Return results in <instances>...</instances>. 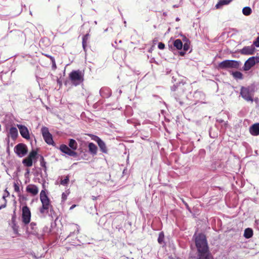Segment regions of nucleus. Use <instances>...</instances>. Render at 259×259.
Instances as JSON below:
<instances>
[{
	"instance_id": "obj_1",
	"label": "nucleus",
	"mask_w": 259,
	"mask_h": 259,
	"mask_svg": "<svg viewBox=\"0 0 259 259\" xmlns=\"http://www.w3.org/2000/svg\"><path fill=\"white\" fill-rule=\"evenodd\" d=\"M196 248L195 259H213L206 235L202 233H195L193 236Z\"/></svg>"
},
{
	"instance_id": "obj_2",
	"label": "nucleus",
	"mask_w": 259,
	"mask_h": 259,
	"mask_svg": "<svg viewBox=\"0 0 259 259\" xmlns=\"http://www.w3.org/2000/svg\"><path fill=\"white\" fill-rule=\"evenodd\" d=\"M184 82L179 81L171 87V95L181 106L184 105V100L186 97L184 94Z\"/></svg>"
},
{
	"instance_id": "obj_3",
	"label": "nucleus",
	"mask_w": 259,
	"mask_h": 259,
	"mask_svg": "<svg viewBox=\"0 0 259 259\" xmlns=\"http://www.w3.org/2000/svg\"><path fill=\"white\" fill-rule=\"evenodd\" d=\"M40 200L42 203V206L39 208L40 213L45 216L46 214H49V210H50V214L53 218L52 212L54 211L53 206L51 204L50 200L49 198L46 190H42L40 193Z\"/></svg>"
},
{
	"instance_id": "obj_4",
	"label": "nucleus",
	"mask_w": 259,
	"mask_h": 259,
	"mask_svg": "<svg viewBox=\"0 0 259 259\" xmlns=\"http://www.w3.org/2000/svg\"><path fill=\"white\" fill-rule=\"evenodd\" d=\"M240 62L236 60H226L220 62L218 68L221 69L229 68L238 69L239 67Z\"/></svg>"
},
{
	"instance_id": "obj_5",
	"label": "nucleus",
	"mask_w": 259,
	"mask_h": 259,
	"mask_svg": "<svg viewBox=\"0 0 259 259\" xmlns=\"http://www.w3.org/2000/svg\"><path fill=\"white\" fill-rule=\"evenodd\" d=\"M69 79L72 85H79L81 83V73L79 70L71 71L69 74Z\"/></svg>"
},
{
	"instance_id": "obj_6",
	"label": "nucleus",
	"mask_w": 259,
	"mask_h": 259,
	"mask_svg": "<svg viewBox=\"0 0 259 259\" xmlns=\"http://www.w3.org/2000/svg\"><path fill=\"white\" fill-rule=\"evenodd\" d=\"M38 157L37 152L32 150L29 154L28 156L23 159L22 163L26 166L31 167L32 165L33 160L36 162L37 158Z\"/></svg>"
},
{
	"instance_id": "obj_7",
	"label": "nucleus",
	"mask_w": 259,
	"mask_h": 259,
	"mask_svg": "<svg viewBox=\"0 0 259 259\" xmlns=\"http://www.w3.org/2000/svg\"><path fill=\"white\" fill-rule=\"evenodd\" d=\"M91 137V139L95 142H96L98 144V145L100 149V151L103 153H108V148L106 146L105 143L99 137L97 136L89 134V135Z\"/></svg>"
},
{
	"instance_id": "obj_8",
	"label": "nucleus",
	"mask_w": 259,
	"mask_h": 259,
	"mask_svg": "<svg viewBox=\"0 0 259 259\" xmlns=\"http://www.w3.org/2000/svg\"><path fill=\"white\" fill-rule=\"evenodd\" d=\"M41 132L45 142L49 145H53L54 142L53 140V137L49 132L48 128L43 126L41 129Z\"/></svg>"
},
{
	"instance_id": "obj_9",
	"label": "nucleus",
	"mask_w": 259,
	"mask_h": 259,
	"mask_svg": "<svg viewBox=\"0 0 259 259\" xmlns=\"http://www.w3.org/2000/svg\"><path fill=\"white\" fill-rule=\"evenodd\" d=\"M14 151L19 157H22L27 154L28 150L26 145L19 143L15 147Z\"/></svg>"
},
{
	"instance_id": "obj_10",
	"label": "nucleus",
	"mask_w": 259,
	"mask_h": 259,
	"mask_svg": "<svg viewBox=\"0 0 259 259\" xmlns=\"http://www.w3.org/2000/svg\"><path fill=\"white\" fill-rule=\"evenodd\" d=\"M22 222L25 225H27L30 223L31 219V212L29 207L25 205L22 207Z\"/></svg>"
},
{
	"instance_id": "obj_11",
	"label": "nucleus",
	"mask_w": 259,
	"mask_h": 259,
	"mask_svg": "<svg viewBox=\"0 0 259 259\" xmlns=\"http://www.w3.org/2000/svg\"><path fill=\"white\" fill-rule=\"evenodd\" d=\"M240 95L242 98L246 101H251L252 102L253 99L251 95V92L249 88L242 87L240 90Z\"/></svg>"
},
{
	"instance_id": "obj_12",
	"label": "nucleus",
	"mask_w": 259,
	"mask_h": 259,
	"mask_svg": "<svg viewBox=\"0 0 259 259\" xmlns=\"http://www.w3.org/2000/svg\"><path fill=\"white\" fill-rule=\"evenodd\" d=\"M60 150H61V152L67 154L69 156H72L73 157H77L76 152H74L73 150L69 148L66 145L62 144L60 145Z\"/></svg>"
},
{
	"instance_id": "obj_13",
	"label": "nucleus",
	"mask_w": 259,
	"mask_h": 259,
	"mask_svg": "<svg viewBox=\"0 0 259 259\" xmlns=\"http://www.w3.org/2000/svg\"><path fill=\"white\" fill-rule=\"evenodd\" d=\"M17 127L19 128L20 133L23 138L27 140L30 139L29 131L26 126L21 124H17Z\"/></svg>"
},
{
	"instance_id": "obj_14",
	"label": "nucleus",
	"mask_w": 259,
	"mask_h": 259,
	"mask_svg": "<svg viewBox=\"0 0 259 259\" xmlns=\"http://www.w3.org/2000/svg\"><path fill=\"white\" fill-rule=\"evenodd\" d=\"M255 49L253 45L250 46H246L243 48L240 51L242 55H252L255 52Z\"/></svg>"
},
{
	"instance_id": "obj_15",
	"label": "nucleus",
	"mask_w": 259,
	"mask_h": 259,
	"mask_svg": "<svg viewBox=\"0 0 259 259\" xmlns=\"http://www.w3.org/2000/svg\"><path fill=\"white\" fill-rule=\"evenodd\" d=\"M14 38L18 42H23L26 40L25 34L20 30H17L14 32Z\"/></svg>"
},
{
	"instance_id": "obj_16",
	"label": "nucleus",
	"mask_w": 259,
	"mask_h": 259,
	"mask_svg": "<svg viewBox=\"0 0 259 259\" xmlns=\"http://www.w3.org/2000/svg\"><path fill=\"white\" fill-rule=\"evenodd\" d=\"M111 90L108 87H103L100 90V94L101 97L108 98L111 96Z\"/></svg>"
},
{
	"instance_id": "obj_17",
	"label": "nucleus",
	"mask_w": 259,
	"mask_h": 259,
	"mask_svg": "<svg viewBox=\"0 0 259 259\" xmlns=\"http://www.w3.org/2000/svg\"><path fill=\"white\" fill-rule=\"evenodd\" d=\"M254 59L253 57H250L247 60L244 65L243 69L245 71L249 70L252 67L255 65Z\"/></svg>"
},
{
	"instance_id": "obj_18",
	"label": "nucleus",
	"mask_w": 259,
	"mask_h": 259,
	"mask_svg": "<svg viewBox=\"0 0 259 259\" xmlns=\"http://www.w3.org/2000/svg\"><path fill=\"white\" fill-rule=\"evenodd\" d=\"M26 191L33 195H36L38 192V189L34 185H29L26 187Z\"/></svg>"
},
{
	"instance_id": "obj_19",
	"label": "nucleus",
	"mask_w": 259,
	"mask_h": 259,
	"mask_svg": "<svg viewBox=\"0 0 259 259\" xmlns=\"http://www.w3.org/2000/svg\"><path fill=\"white\" fill-rule=\"evenodd\" d=\"M89 153L94 156L97 155L98 151V148L97 146L93 143H89L88 145Z\"/></svg>"
},
{
	"instance_id": "obj_20",
	"label": "nucleus",
	"mask_w": 259,
	"mask_h": 259,
	"mask_svg": "<svg viewBox=\"0 0 259 259\" xmlns=\"http://www.w3.org/2000/svg\"><path fill=\"white\" fill-rule=\"evenodd\" d=\"M249 132L253 136L259 135V123H255L249 128Z\"/></svg>"
},
{
	"instance_id": "obj_21",
	"label": "nucleus",
	"mask_w": 259,
	"mask_h": 259,
	"mask_svg": "<svg viewBox=\"0 0 259 259\" xmlns=\"http://www.w3.org/2000/svg\"><path fill=\"white\" fill-rule=\"evenodd\" d=\"M186 39H187L185 38ZM190 48V42L188 40H187L184 43L183 46V50L180 51L179 52V55L181 56H184L186 54V52L188 51Z\"/></svg>"
},
{
	"instance_id": "obj_22",
	"label": "nucleus",
	"mask_w": 259,
	"mask_h": 259,
	"mask_svg": "<svg viewBox=\"0 0 259 259\" xmlns=\"http://www.w3.org/2000/svg\"><path fill=\"white\" fill-rule=\"evenodd\" d=\"M90 37L89 33L86 34L82 38V47L85 52H87V47L88 45V39Z\"/></svg>"
},
{
	"instance_id": "obj_23",
	"label": "nucleus",
	"mask_w": 259,
	"mask_h": 259,
	"mask_svg": "<svg viewBox=\"0 0 259 259\" xmlns=\"http://www.w3.org/2000/svg\"><path fill=\"white\" fill-rule=\"evenodd\" d=\"M232 1V0H220L215 7L218 9H221L223 6L229 5Z\"/></svg>"
},
{
	"instance_id": "obj_24",
	"label": "nucleus",
	"mask_w": 259,
	"mask_h": 259,
	"mask_svg": "<svg viewBox=\"0 0 259 259\" xmlns=\"http://www.w3.org/2000/svg\"><path fill=\"white\" fill-rule=\"evenodd\" d=\"M9 135L12 139L15 140L18 137V130L15 127H12L9 131Z\"/></svg>"
},
{
	"instance_id": "obj_25",
	"label": "nucleus",
	"mask_w": 259,
	"mask_h": 259,
	"mask_svg": "<svg viewBox=\"0 0 259 259\" xmlns=\"http://www.w3.org/2000/svg\"><path fill=\"white\" fill-rule=\"evenodd\" d=\"M173 45L177 50H181L183 48V44L182 40L180 39H177L174 41Z\"/></svg>"
},
{
	"instance_id": "obj_26",
	"label": "nucleus",
	"mask_w": 259,
	"mask_h": 259,
	"mask_svg": "<svg viewBox=\"0 0 259 259\" xmlns=\"http://www.w3.org/2000/svg\"><path fill=\"white\" fill-rule=\"evenodd\" d=\"M253 235V230L251 228H247L244 232V237L246 239L250 238Z\"/></svg>"
},
{
	"instance_id": "obj_27",
	"label": "nucleus",
	"mask_w": 259,
	"mask_h": 259,
	"mask_svg": "<svg viewBox=\"0 0 259 259\" xmlns=\"http://www.w3.org/2000/svg\"><path fill=\"white\" fill-rule=\"evenodd\" d=\"M38 156L40 157V164L44 168V171L46 172L47 171L46 162L42 155H38Z\"/></svg>"
},
{
	"instance_id": "obj_28",
	"label": "nucleus",
	"mask_w": 259,
	"mask_h": 259,
	"mask_svg": "<svg viewBox=\"0 0 259 259\" xmlns=\"http://www.w3.org/2000/svg\"><path fill=\"white\" fill-rule=\"evenodd\" d=\"M69 147L73 151L77 148V143L75 140L70 139L69 143Z\"/></svg>"
},
{
	"instance_id": "obj_29",
	"label": "nucleus",
	"mask_w": 259,
	"mask_h": 259,
	"mask_svg": "<svg viewBox=\"0 0 259 259\" xmlns=\"http://www.w3.org/2000/svg\"><path fill=\"white\" fill-rule=\"evenodd\" d=\"M252 10L249 7H245L242 9V13L245 16H249L251 14Z\"/></svg>"
},
{
	"instance_id": "obj_30",
	"label": "nucleus",
	"mask_w": 259,
	"mask_h": 259,
	"mask_svg": "<svg viewBox=\"0 0 259 259\" xmlns=\"http://www.w3.org/2000/svg\"><path fill=\"white\" fill-rule=\"evenodd\" d=\"M232 74L233 77L236 79H243V74L240 71H235L233 72Z\"/></svg>"
},
{
	"instance_id": "obj_31",
	"label": "nucleus",
	"mask_w": 259,
	"mask_h": 259,
	"mask_svg": "<svg viewBox=\"0 0 259 259\" xmlns=\"http://www.w3.org/2000/svg\"><path fill=\"white\" fill-rule=\"evenodd\" d=\"M194 97L196 99L199 97L200 99H203L204 98L205 95L202 92L196 91L194 94Z\"/></svg>"
},
{
	"instance_id": "obj_32",
	"label": "nucleus",
	"mask_w": 259,
	"mask_h": 259,
	"mask_svg": "<svg viewBox=\"0 0 259 259\" xmlns=\"http://www.w3.org/2000/svg\"><path fill=\"white\" fill-rule=\"evenodd\" d=\"M45 56L46 57H47L48 58H49L50 59V60H51V62L52 63V69L53 70H55L57 68V66L56 64L55 60L54 57H53V56H52L51 55H48V54H46Z\"/></svg>"
},
{
	"instance_id": "obj_33",
	"label": "nucleus",
	"mask_w": 259,
	"mask_h": 259,
	"mask_svg": "<svg viewBox=\"0 0 259 259\" xmlns=\"http://www.w3.org/2000/svg\"><path fill=\"white\" fill-rule=\"evenodd\" d=\"M164 233L162 232H161L159 234L158 238L157 239L158 242L159 244H162L164 242Z\"/></svg>"
},
{
	"instance_id": "obj_34",
	"label": "nucleus",
	"mask_w": 259,
	"mask_h": 259,
	"mask_svg": "<svg viewBox=\"0 0 259 259\" xmlns=\"http://www.w3.org/2000/svg\"><path fill=\"white\" fill-rule=\"evenodd\" d=\"M12 228L15 234L18 235L19 236L20 235L18 232L19 226L17 225V224L12 225Z\"/></svg>"
},
{
	"instance_id": "obj_35",
	"label": "nucleus",
	"mask_w": 259,
	"mask_h": 259,
	"mask_svg": "<svg viewBox=\"0 0 259 259\" xmlns=\"http://www.w3.org/2000/svg\"><path fill=\"white\" fill-rule=\"evenodd\" d=\"M69 181V178L68 176H66L64 180H62L60 182V184L63 186H66L68 184Z\"/></svg>"
},
{
	"instance_id": "obj_36",
	"label": "nucleus",
	"mask_w": 259,
	"mask_h": 259,
	"mask_svg": "<svg viewBox=\"0 0 259 259\" xmlns=\"http://www.w3.org/2000/svg\"><path fill=\"white\" fill-rule=\"evenodd\" d=\"M6 197H7V196H5V195H4L3 196V198L5 201V203H4V204H3L0 206V210L2 208H5L7 206V200L6 199Z\"/></svg>"
},
{
	"instance_id": "obj_37",
	"label": "nucleus",
	"mask_w": 259,
	"mask_h": 259,
	"mask_svg": "<svg viewBox=\"0 0 259 259\" xmlns=\"http://www.w3.org/2000/svg\"><path fill=\"white\" fill-rule=\"evenodd\" d=\"M254 47H259V36L256 38V39L253 41L252 44Z\"/></svg>"
},
{
	"instance_id": "obj_38",
	"label": "nucleus",
	"mask_w": 259,
	"mask_h": 259,
	"mask_svg": "<svg viewBox=\"0 0 259 259\" xmlns=\"http://www.w3.org/2000/svg\"><path fill=\"white\" fill-rule=\"evenodd\" d=\"M30 226L32 231H33L34 232H36V224L35 223L31 222L30 224Z\"/></svg>"
},
{
	"instance_id": "obj_39",
	"label": "nucleus",
	"mask_w": 259,
	"mask_h": 259,
	"mask_svg": "<svg viewBox=\"0 0 259 259\" xmlns=\"http://www.w3.org/2000/svg\"><path fill=\"white\" fill-rule=\"evenodd\" d=\"M14 187L15 191L18 193L20 192V188L17 184L14 183Z\"/></svg>"
},
{
	"instance_id": "obj_40",
	"label": "nucleus",
	"mask_w": 259,
	"mask_h": 259,
	"mask_svg": "<svg viewBox=\"0 0 259 259\" xmlns=\"http://www.w3.org/2000/svg\"><path fill=\"white\" fill-rule=\"evenodd\" d=\"M158 48L160 50H163L165 48V45L162 42H159L158 45Z\"/></svg>"
},
{
	"instance_id": "obj_41",
	"label": "nucleus",
	"mask_w": 259,
	"mask_h": 259,
	"mask_svg": "<svg viewBox=\"0 0 259 259\" xmlns=\"http://www.w3.org/2000/svg\"><path fill=\"white\" fill-rule=\"evenodd\" d=\"M62 199L63 201H65L67 199V195L65 193H63L62 194Z\"/></svg>"
},
{
	"instance_id": "obj_42",
	"label": "nucleus",
	"mask_w": 259,
	"mask_h": 259,
	"mask_svg": "<svg viewBox=\"0 0 259 259\" xmlns=\"http://www.w3.org/2000/svg\"><path fill=\"white\" fill-rule=\"evenodd\" d=\"M16 209L13 211V214H12V219H16Z\"/></svg>"
},
{
	"instance_id": "obj_43",
	"label": "nucleus",
	"mask_w": 259,
	"mask_h": 259,
	"mask_svg": "<svg viewBox=\"0 0 259 259\" xmlns=\"http://www.w3.org/2000/svg\"><path fill=\"white\" fill-rule=\"evenodd\" d=\"M254 59L255 64L259 63V57H253Z\"/></svg>"
},
{
	"instance_id": "obj_44",
	"label": "nucleus",
	"mask_w": 259,
	"mask_h": 259,
	"mask_svg": "<svg viewBox=\"0 0 259 259\" xmlns=\"http://www.w3.org/2000/svg\"><path fill=\"white\" fill-rule=\"evenodd\" d=\"M255 225L257 226V228L259 230V220H256L255 221Z\"/></svg>"
},
{
	"instance_id": "obj_45",
	"label": "nucleus",
	"mask_w": 259,
	"mask_h": 259,
	"mask_svg": "<svg viewBox=\"0 0 259 259\" xmlns=\"http://www.w3.org/2000/svg\"><path fill=\"white\" fill-rule=\"evenodd\" d=\"M19 197H20V199H21L22 200H26V197H25L24 195H20Z\"/></svg>"
},
{
	"instance_id": "obj_46",
	"label": "nucleus",
	"mask_w": 259,
	"mask_h": 259,
	"mask_svg": "<svg viewBox=\"0 0 259 259\" xmlns=\"http://www.w3.org/2000/svg\"><path fill=\"white\" fill-rule=\"evenodd\" d=\"M11 222H12V225L17 224L16 223V219H12Z\"/></svg>"
},
{
	"instance_id": "obj_47",
	"label": "nucleus",
	"mask_w": 259,
	"mask_h": 259,
	"mask_svg": "<svg viewBox=\"0 0 259 259\" xmlns=\"http://www.w3.org/2000/svg\"><path fill=\"white\" fill-rule=\"evenodd\" d=\"M217 122L220 123H223L224 122V120L222 119H218L217 120Z\"/></svg>"
},
{
	"instance_id": "obj_48",
	"label": "nucleus",
	"mask_w": 259,
	"mask_h": 259,
	"mask_svg": "<svg viewBox=\"0 0 259 259\" xmlns=\"http://www.w3.org/2000/svg\"><path fill=\"white\" fill-rule=\"evenodd\" d=\"M254 102L258 105V103H259V100L257 98H256L254 99Z\"/></svg>"
},
{
	"instance_id": "obj_49",
	"label": "nucleus",
	"mask_w": 259,
	"mask_h": 259,
	"mask_svg": "<svg viewBox=\"0 0 259 259\" xmlns=\"http://www.w3.org/2000/svg\"><path fill=\"white\" fill-rule=\"evenodd\" d=\"M89 98H90V96H89V95H88V97H87V103H88V104L89 105H90V104L89 103Z\"/></svg>"
},
{
	"instance_id": "obj_50",
	"label": "nucleus",
	"mask_w": 259,
	"mask_h": 259,
	"mask_svg": "<svg viewBox=\"0 0 259 259\" xmlns=\"http://www.w3.org/2000/svg\"><path fill=\"white\" fill-rule=\"evenodd\" d=\"M175 81H176V78H175V77H174V76H173V77H172V82H175Z\"/></svg>"
},
{
	"instance_id": "obj_51",
	"label": "nucleus",
	"mask_w": 259,
	"mask_h": 259,
	"mask_svg": "<svg viewBox=\"0 0 259 259\" xmlns=\"http://www.w3.org/2000/svg\"><path fill=\"white\" fill-rule=\"evenodd\" d=\"M5 191L7 194V196H8L9 195V193L8 192V191L7 190V189H6Z\"/></svg>"
},
{
	"instance_id": "obj_52",
	"label": "nucleus",
	"mask_w": 259,
	"mask_h": 259,
	"mask_svg": "<svg viewBox=\"0 0 259 259\" xmlns=\"http://www.w3.org/2000/svg\"><path fill=\"white\" fill-rule=\"evenodd\" d=\"M118 92L119 93V95H121V94L122 93V91L121 90H118Z\"/></svg>"
},
{
	"instance_id": "obj_53",
	"label": "nucleus",
	"mask_w": 259,
	"mask_h": 259,
	"mask_svg": "<svg viewBox=\"0 0 259 259\" xmlns=\"http://www.w3.org/2000/svg\"><path fill=\"white\" fill-rule=\"evenodd\" d=\"M75 206V205H73L70 207V209H73Z\"/></svg>"
},
{
	"instance_id": "obj_54",
	"label": "nucleus",
	"mask_w": 259,
	"mask_h": 259,
	"mask_svg": "<svg viewBox=\"0 0 259 259\" xmlns=\"http://www.w3.org/2000/svg\"><path fill=\"white\" fill-rule=\"evenodd\" d=\"M176 20L177 21H179L180 20V18L179 17L176 18Z\"/></svg>"
},
{
	"instance_id": "obj_55",
	"label": "nucleus",
	"mask_w": 259,
	"mask_h": 259,
	"mask_svg": "<svg viewBox=\"0 0 259 259\" xmlns=\"http://www.w3.org/2000/svg\"><path fill=\"white\" fill-rule=\"evenodd\" d=\"M107 31H108V28H106V29H105L104 32H107Z\"/></svg>"
},
{
	"instance_id": "obj_56",
	"label": "nucleus",
	"mask_w": 259,
	"mask_h": 259,
	"mask_svg": "<svg viewBox=\"0 0 259 259\" xmlns=\"http://www.w3.org/2000/svg\"><path fill=\"white\" fill-rule=\"evenodd\" d=\"M126 21H124V23L125 24H126Z\"/></svg>"
},
{
	"instance_id": "obj_57",
	"label": "nucleus",
	"mask_w": 259,
	"mask_h": 259,
	"mask_svg": "<svg viewBox=\"0 0 259 259\" xmlns=\"http://www.w3.org/2000/svg\"><path fill=\"white\" fill-rule=\"evenodd\" d=\"M83 112H82V113H81L82 117L83 116Z\"/></svg>"
},
{
	"instance_id": "obj_58",
	"label": "nucleus",
	"mask_w": 259,
	"mask_h": 259,
	"mask_svg": "<svg viewBox=\"0 0 259 259\" xmlns=\"http://www.w3.org/2000/svg\"><path fill=\"white\" fill-rule=\"evenodd\" d=\"M119 43H121L122 42V41L121 40H119Z\"/></svg>"
},
{
	"instance_id": "obj_59",
	"label": "nucleus",
	"mask_w": 259,
	"mask_h": 259,
	"mask_svg": "<svg viewBox=\"0 0 259 259\" xmlns=\"http://www.w3.org/2000/svg\"><path fill=\"white\" fill-rule=\"evenodd\" d=\"M186 205L187 206V207H188V205L187 204H186Z\"/></svg>"
},
{
	"instance_id": "obj_60",
	"label": "nucleus",
	"mask_w": 259,
	"mask_h": 259,
	"mask_svg": "<svg viewBox=\"0 0 259 259\" xmlns=\"http://www.w3.org/2000/svg\"><path fill=\"white\" fill-rule=\"evenodd\" d=\"M81 80H82V81H83V78L82 77Z\"/></svg>"
},
{
	"instance_id": "obj_61",
	"label": "nucleus",
	"mask_w": 259,
	"mask_h": 259,
	"mask_svg": "<svg viewBox=\"0 0 259 259\" xmlns=\"http://www.w3.org/2000/svg\"><path fill=\"white\" fill-rule=\"evenodd\" d=\"M258 106H259V103H258Z\"/></svg>"
}]
</instances>
